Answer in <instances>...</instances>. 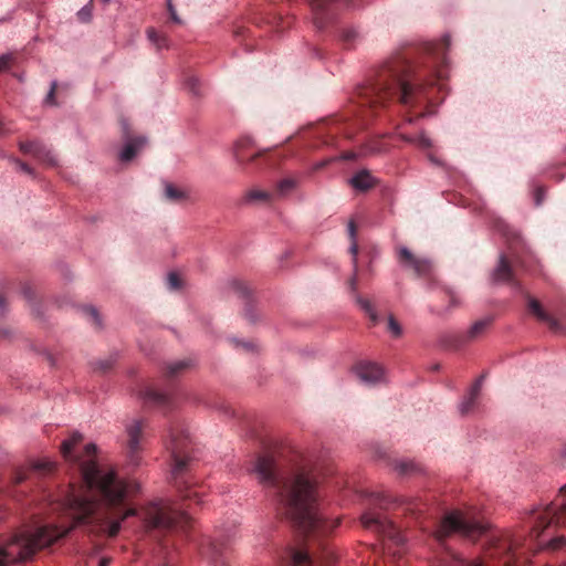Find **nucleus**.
<instances>
[{
    "label": "nucleus",
    "mask_w": 566,
    "mask_h": 566,
    "mask_svg": "<svg viewBox=\"0 0 566 566\" xmlns=\"http://www.w3.org/2000/svg\"><path fill=\"white\" fill-rule=\"evenodd\" d=\"M82 440L83 436L74 432L62 442L61 453L65 460L78 464L83 485L78 489L70 488L62 500L53 503L52 510L60 518L57 522L24 530L10 539L0 538V566L30 558L81 524H96L109 537L118 534L122 521L137 514L147 531L185 530L190 526L192 518L187 512L163 502L150 503L140 512L125 509L126 499L139 492V484L119 479L113 470L101 469L92 459L96 453L94 443L85 446L87 460L75 455L73 449Z\"/></svg>",
    "instance_id": "1"
},
{
    "label": "nucleus",
    "mask_w": 566,
    "mask_h": 566,
    "mask_svg": "<svg viewBox=\"0 0 566 566\" xmlns=\"http://www.w3.org/2000/svg\"><path fill=\"white\" fill-rule=\"evenodd\" d=\"M253 473L259 483L271 489L279 511L307 541L305 548H293L290 553L292 566H331L334 554L317 543L321 554L314 552L319 537L329 534L337 521H327L318 509L316 481L312 464L297 451L289 453H263L258 455Z\"/></svg>",
    "instance_id": "2"
},
{
    "label": "nucleus",
    "mask_w": 566,
    "mask_h": 566,
    "mask_svg": "<svg viewBox=\"0 0 566 566\" xmlns=\"http://www.w3.org/2000/svg\"><path fill=\"white\" fill-rule=\"evenodd\" d=\"M449 46V35L443 36L439 45L430 44L427 50L430 59H434L430 62L416 61L409 50L387 59L375 75L356 90L355 112L361 118V125H366L369 118L377 116L396 99L405 106L422 105L427 99L426 86L442 78L436 64L444 60Z\"/></svg>",
    "instance_id": "3"
},
{
    "label": "nucleus",
    "mask_w": 566,
    "mask_h": 566,
    "mask_svg": "<svg viewBox=\"0 0 566 566\" xmlns=\"http://www.w3.org/2000/svg\"><path fill=\"white\" fill-rule=\"evenodd\" d=\"M551 525L566 527V484L559 490L555 500L536 514L530 538L513 535L510 532H492L488 535L486 554L503 566H522L527 562V557H523L526 549H533V542L538 539Z\"/></svg>",
    "instance_id": "4"
},
{
    "label": "nucleus",
    "mask_w": 566,
    "mask_h": 566,
    "mask_svg": "<svg viewBox=\"0 0 566 566\" xmlns=\"http://www.w3.org/2000/svg\"><path fill=\"white\" fill-rule=\"evenodd\" d=\"M167 448L170 450L174 460L172 475L180 496L185 502L195 501L196 503H200L201 493L198 491V488L190 485L187 481L179 480V476L184 473L190 461L191 450V440L189 436L186 434L182 424L174 423L170 427Z\"/></svg>",
    "instance_id": "5"
},
{
    "label": "nucleus",
    "mask_w": 566,
    "mask_h": 566,
    "mask_svg": "<svg viewBox=\"0 0 566 566\" xmlns=\"http://www.w3.org/2000/svg\"><path fill=\"white\" fill-rule=\"evenodd\" d=\"M488 525L469 513L455 510L444 515L433 531V537L442 544L451 534H460L470 539H476L484 535Z\"/></svg>",
    "instance_id": "6"
},
{
    "label": "nucleus",
    "mask_w": 566,
    "mask_h": 566,
    "mask_svg": "<svg viewBox=\"0 0 566 566\" xmlns=\"http://www.w3.org/2000/svg\"><path fill=\"white\" fill-rule=\"evenodd\" d=\"M365 0H308L314 25L323 30L333 20L335 13L343 8H355Z\"/></svg>",
    "instance_id": "7"
},
{
    "label": "nucleus",
    "mask_w": 566,
    "mask_h": 566,
    "mask_svg": "<svg viewBox=\"0 0 566 566\" xmlns=\"http://www.w3.org/2000/svg\"><path fill=\"white\" fill-rule=\"evenodd\" d=\"M361 524L366 528H370L381 535L384 538L392 542L396 545H402L405 537L398 527L387 518L379 514L367 512L361 515Z\"/></svg>",
    "instance_id": "8"
},
{
    "label": "nucleus",
    "mask_w": 566,
    "mask_h": 566,
    "mask_svg": "<svg viewBox=\"0 0 566 566\" xmlns=\"http://www.w3.org/2000/svg\"><path fill=\"white\" fill-rule=\"evenodd\" d=\"M397 258L399 264L406 271H411L418 277H432L433 263L431 260L418 256L405 247L399 248Z\"/></svg>",
    "instance_id": "9"
},
{
    "label": "nucleus",
    "mask_w": 566,
    "mask_h": 566,
    "mask_svg": "<svg viewBox=\"0 0 566 566\" xmlns=\"http://www.w3.org/2000/svg\"><path fill=\"white\" fill-rule=\"evenodd\" d=\"M200 553L212 566H230L228 551L222 543L205 538L200 544Z\"/></svg>",
    "instance_id": "10"
},
{
    "label": "nucleus",
    "mask_w": 566,
    "mask_h": 566,
    "mask_svg": "<svg viewBox=\"0 0 566 566\" xmlns=\"http://www.w3.org/2000/svg\"><path fill=\"white\" fill-rule=\"evenodd\" d=\"M355 374L367 386H375L386 381L384 369L376 363H358L355 366Z\"/></svg>",
    "instance_id": "11"
},
{
    "label": "nucleus",
    "mask_w": 566,
    "mask_h": 566,
    "mask_svg": "<svg viewBox=\"0 0 566 566\" xmlns=\"http://www.w3.org/2000/svg\"><path fill=\"white\" fill-rule=\"evenodd\" d=\"M143 431V422L134 421L130 426L127 427V457L129 461L137 465L139 462L138 453L140 451V438Z\"/></svg>",
    "instance_id": "12"
},
{
    "label": "nucleus",
    "mask_w": 566,
    "mask_h": 566,
    "mask_svg": "<svg viewBox=\"0 0 566 566\" xmlns=\"http://www.w3.org/2000/svg\"><path fill=\"white\" fill-rule=\"evenodd\" d=\"M20 150L23 154L32 155L39 161L46 164L49 166L56 165V159L52 154L51 149H49L45 145L40 142H24L20 143Z\"/></svg>",
    "instance_id": "13"
},
{
    "label": "nucleus",
    "mask_w": 566,
    "mask_h": 566,
    "mask_svg": "<svg viewBox=\"0 0 566 566\" xmlns=\"http://www.w3.org/2000/svg\"><path fill=\"white\" fill-rule=\"evenodd\" d=\"M123 128V137L125 140V146L119 155V159L122 161L132 160L139 149L145 145L146 139L144 137H133L128 130V124L125 120H122Z\"/></svg>",
    "instance_id": "14"
},
{
    "label": "nucleus",
    "mask_w": 566,
    "mask_h": 566,
    "mask_svg": "<svg viewBox=\"0 0 566 566\" xmlns=\"http://www.w3.org/2000/svg\"><path fill=\"white\" fill-rule=\"evenodd\" d=\"M493 280L518 286V282L515 279V269L504 254L500 255L497 266L493 271Z\"/></svg>",
    "instance_id": "15"
},
{
    "label": "nucleus",
    "mask_w": 566,
    "mask_h": 566,
    "mask_svg": "<svg viewBox=\"0 0 566 566\" xmlns=\"http://www.w3.org/2000/svg\"><path fill=\"white\" fill-rule=\"evenodd\" d=\"M527 307H528V311L541 322L545 323L548 325V327L555 332V333H558L562 331V327H560V324L558 321H556L554 317H552L548 313H546L544 311V308L542 307L541 303L531 297V296H527Z\"/></svg>",
    "instance_id": "16"
},
{
    "label": "nucleus",
    "mask_w": 566,
    "mask_h": 566,
    "mask_svg": "<svg viewBox=\"0 0 566 566\" xmlns=\"http://www.w3.org/2000/svg\"><path fill=\"white\" fill-rule=\"evenodd\" d=\"M432 566H481L476 560H467L449 549H443L433 559Z\"/></svg>",
    "instance_id": "17"
},
{
    "label": "nucleus",
    "mask_w": 566,
    "mask_h": 566,
    "mask_svg": "<svg viewBox=\"0 0 566 566\" xmlns=\"http://www.w3.org/2000/svg\"><path fill=\"white\" fill-rule=\"evenodd\" d=\"M138 396L145 405L151 407L165 408L171 403V398L168 395L159 392L150 387L143 388Z\"/></svg>",
    "instance_id": "18"
},
{
    "label": "nucleus",
    "mask_w": 566,
    "mask_h": 566,
    "mask_svg": "<svg viewBox=\"0 0 566 566\" xmlns=\"http://www.w3.org/2000/svg\"><path fill=\"white\" fill-rule=\"evenodd\" d=\"M252 147L253 143L248 137L241 138L235 143L233 154L238 164L243 165L261 156V153L250 154L249 151Z\"/></svg>",
    "instance_id": "19"
},
{
    "label": "nucleus",
    "mask_w": 566,
    "mask_h": 566,
    "mask_svg": "<svg viewBox=\"0 0 566 566\" xmlns=\"http://www.w3.org/2000/svg\"><path fill=\"white\" fill-rule=\"evenodd\" d=\"M484 380V375L476 379V381L471 387L468 397L464 398L462 403L460 405L461 415H468L471 412L475 406L476 399L480 395L482 384Z\"/></svg>",
    "instance_id": "20"
},
{
    "label": "nucleus",
    "mask_w": 566,
    "mask_h": 566,
    "mask_svg": "<svg viewBox=\"0 0 566 566\" xmlns=\"http://www.w3.org/2000/svg\"><path fill=\"white\" fill-rule=\"evenodd\" d=\"M348 234L352 240V244L349 248V253L353 255L354 270L357 271V254H358V244L356 242V224L352 220L348 223ZM350 290L355 291L357 285V276L356 273L348 282Z\"/></svg>",
    "instance_id": "21"
},
{
    "label": "nucleus",
    "mask_w": 566,
    "mask_h": 566,
    "mask_svg": "<svg viewBox=\"0 0 566 566\" xmlns=\"http://www.w3.org/2000/svg\"><path fill=\"white\" fill-rule=\"evenodd\" d=\"M350 185L360 191H367L376 186V179L368 170H360L350 179Z\"/></svg>",
    "instance_id": "22"
},
{
    "label": "nucleus",
    "mask_w": 566,
    "mask_h": 566,
    "mask_svg": "<svg viewBox=\"0 0 566 566\" xmlns=\"http://www.w3.org/2000/svg\"><path fill=\"white\" fill-rule=\"evenodd\" d=\"M339 39L344 48L354 49L361 41V35L355 28L344 27L339 32Z\"/></svg>",
    "instance_id": "23"
},
{
    "label": "nucleus",
    "mask_w": 566,
    "mask_h": 566,
    "mask_svg": "<svg viewBox=\"0 0 566 566\" xmlns=\"http://www.w3.org/2000/svg\"><path fill=\"white\" fill-rule=\"evenodd\" d=\"M395 470L400 475H416L423 471L422 467L412 460L395 461Z\"/></svg>",
    "instance_id": "24"
},
{
    "label": "nucleus",
    "mask_w": 566,
    "mask_h": 566,
    "mask_svg": "<svg viewBox=\"0 0 566 566\" xmlns=\"http://www.w3.org/2000/svg\"><path fill=\"white\" fill-rule=\"evenodd\" d=\"M298 185V180L295 178H284L280 180L273 191L274 198H285L289 196Z\"/></svg>",
    "instance_id": "25"
},
{
    "label": "nucleus",
    "mask_w": 566,
    "mask_h": 566,
    "mask_svg": "<svg viewBox=\"0 0 566 566\" xmlns=\"http://www.w3.org/2000/svg\"><path fill=\"white\" fill-rule=\"evenodd\" d=\"M490 324H491V318H483V319L476 321L470 327V329L467 332V334L464 336V342L478 339L480 336H482L485 333V331L488 329Z\"/></svg>",
    "instance_id": "26"
},
{
    "label": "nucleus",
    "mask_w": 566,
    "mask_h": 566,
    "mask_svg": "<svg viewBox=\"0 0 566 566\" xmlns=\"http://www.w3.org/2000/svg\"><path fill=\"white\" fill-rule=\"evenodd\" d=\"M273 198V192L260 189L249 190L244 196L247 202H270Z\"/></svg>",
    "instance_id": "27"
},
{
    "label": "nucleus",
    "mask_w": 566,
    "mask_h": 566,
    "mask_svg": "<svg viewBox=\"0 0 566 566\" xmlns=\"http://www.w3.org/2000/svg\"><path fill=\"white\" fill-rule=\"evenodd\" d=\"M165 197L172 202H182L188 199L187 192L177 188L172 184L165 185Z\"/></svg>",
    "instance_id": "28"
},
{
    "label": "nucleus",
    "mask_w": 566,
    "mask_h": 566,
    "mask_svg": "<svg viewBox=\"0 0 566 566\" xmlns=\"http://www.w3.org/2000/svg\"><path fill=\"white\" fill-rule=\"evenodd\" d=\"M188 367H189V361L179 360V361L169 364L166 368L165 374L168 378H172V377H176L177 375H179L181 371H184Z\"/></svg>",
    "instance_id": "29"
},
{
    "label": "nucleus",
    "mask_w": 566,
    "mask_h": 566,
    "mask_svg": "<svg viewBox=\"0 0 566 566\" xmlns=\"http://www.w3.org/2000/svg\"><path fill=\"white\" fill-rule=\"evenodd\" d=\"M356 301H357L358 305L361 307V310H364L365 313L369 316L371 322L374 324H376L377 323V314H376L371 303L368 300L363 298L360 296H357Z\"/></svg>",
    "instance_id": "30"
},
{
    "label": "nucleus",
    "mask_w": 566,
    "mask_h": 566,
    "mask_svg": "<svg viewBox=\"0 0 566 566\" xmlns=\"http://www.w3.org/2000/svg\"><path fill=\"white\" fill-rule=\"evenodd\" d=\"M147 36L158 49L166 46V38L159 34L155 29H148Z\"/></svg>",
    "instance_id": "31"
},
{
    "label": "nucleus",
    "mask_w": 566,
    "mask_h": 566,
    "mask_svg": "<svg viewBox=\"0 0 566 566\" xmlns=\"http://www.w3.org/2000/svg\"><path fill=\"white\" fill-rule=\"evenodd\" d=\"M401 138L409 143H416L422 148H429L431 147V140L424 136L423 134H420L417 138H412L406 135H401Z\"/></svg>",
    "instance_id": "32"
},
{
    "label": "nucleus",
    "mask_w": 566,
    "mask_h": 566,
    "mask_svg": "<svg viewBox=\"0 0 566 566\" xmlns=\"http://www.w3.org/2000/svg\"><path fill=\"white\" fill-rule=\"evenodd\" d=\"M233 290L244 297H249L251 294V287L243 281H234L232 283Z\"/></svg>",
    "instance_id": "33"
},
{
    "label": "nucleus",
    "mask_w": 566,
    "mask_h": 566,
    "mask_svg": "<svg viewBox=\"0 0 566 566\" xmlns=\"http://www.w3.org/2000/svg\"><path fill=\"white\" fill-rule=\"evenodd\" d=\"M15 56L11 53L0 56V73L9 70L13 64Z\"/></svg>",
    "instance_id": "34"
},
{
    "label": "nucleus",
    "mask_w": 566,
    "mask_h": 566,
    "mask_svg": "<svg viewBox=\"0 0 566 566\" xmlns=\"http://www.w3.org/2000/svg\"><path fill=\"white\" fill-rule=\"evenodd\" d=\"M84 313L85 315L91 319V322L96 326V327H99L101 326V321H99V315L97 313V311L92 307V306H86L84 307Z\"/></svg>",
    "instance_id": "35"
},
{
    "label": "nucleus",
    "mask_w": 566,
    "mask_h": 566,
    "mask_svg": "<svg viewBox=\"0 0 566 566\" xmlns=\"http://www.w3.org/2000/svg\"><path fill=\"white\" fill-rule=\"evenodd\" d=\"M388 331L392 334L395 337H399L402 333L401 326L399 323L395 319L394 316H390L388 318Z\"/></svg>",
    "instance_id": "36"
},
{
    "label": "nucleus",
    "mask_w": 566,
    "mask_h": 566,
    "mask_svg": "<svg viewBox=\"0 0 566 566\" xmlns=\"http://www.w3.org/2000/svg\"><path fill=\"white\" fill-rule=\"evenodd\" d=\"M167 284L170 290H178L181 287V279L177 273L171 272L168 275Z\"/></svg>",
    "instance_id": "37"
},
{
    "label": "nucleus",
    "mask_w": 566,
    "mask_h": 566,
    "mask_svg": "<svg viewBox=\"0 0 566 566\" xmlns=\"http://www.w3.org/2000/svg\"><path fill=\"white\" fill-rule=\"evenodd\" d=\"M78 20L88 22L92 18V6H85L77 12Z\"/></svg>",
    "instance_id": "38"
},
{
    "label": "nucleus",
    "mask_w": 566,
    "mask_h": 566,
    "mask_svg": "<svg viewBox=\"0 0 566 566\" xmlns=\"http://www.w3.org/2000/svg\"><path fill=\"white\" fill-rule=\"evenodd\" d=\"M373 502L377 505H379L381 509H388L389 507V496L385 494H377Z\"/></svg>",
    "instance_id": "39"
},
{
    "label": "nucleus",
    "mask_w": 566,
    "mask_h": 566,
    "mask_svg": "<svg viewBox=\"0 0 566 566\" xmlns=\"http://www.w3.org/2000/svg\"><path fill=\"white\" fill-rule=\"evenodd\" d=\"M56 87H57V83L56 82H52L51 84V88H50V92L48 93L46 97H45V103L46 104H50V105H55V91H56Z\"/></svg>",
    "instance_id": "40"
},
{
    "label": "nucleus",
    "mask_w": 566,
    "mask_h": 566,
    "mask_svg": "<svg viewBox=\"0 0 566 566\" xmlns=\"http://www.w3.org/2000/svg\"><path fill=\"white\" fill-rule=\"evenodd\" d=\"M548 545L553 549H557L563 546H566V537L565 536L556 537V538L552 539Z\"/></svg>",
    "instance_id": "41"
},
{
    "label": "nucleus",
    "mask_w": 566,
    "mask_h": 566,
    "mask_svg": "<svg viewBox=\"0 0 566 566\" xmlns=\"http://www.w3.org/2000/svg\"><path fill=\"white\" fill-rule=\"evenodd\" d=\"M167 9L169 11L171 20L176 23H180L181 21H180L179 17L177 15V12L171 3V0H167Z\"/></svg>",
    "instance_id": "42"
},
{
    "label": "nucleus",
    "mask_w": 566,
    "mask_h": 566,
    "mask_svg": "<svg viewBox=\"0 0 566 566\" xmlns=\"http://www.w3.org/2000/svg\"><path fill=\"white\" fill-rule=\"evenodd\" d=\"M112 368V363L109 360L99 361L96 366V369L101 370L102 373H106Z\"/></svg>",
    "instance_id": "43"
},
{
    "label": "nucleus",
    "mask_w": 566,
    "mask_h": 566,
    "mask_svg": "<svg viewBox=\"0 0 566 566\" xmlns=\"http://www.w3.org/2000/svg\"><path fill=\"white\" fill-rule=\"evenodd\" d=\"M544 199V188L538 187L535 191V203L539 206Z\"/></svg>",
    "instance_id": "44"
},
{
    "label": "nucleus",
    "mask_w": 566,
    "mask_h": 566,
    "mask_svg": "<svg viewBox=\"0 0 566 566\" xmlns=\"http://www.w3.org/2000/svg\"><path fill=\"white\" fill-rule=\"evenodd\" d=\"M15 164L19 166V168H20L22 171H24V172H27V174H29V175H32V174H33L32 168H31L28 164H25V163H23V161H21V160H18V159L15 160Z\"/></svg>",
    "instance_id": "45"
},
{
    "label": "nucleus",
    "mask_w": 566,
    "mask_h": 566,
    "mask_svg": "<svg viewBox=\"0 0 566 566\" xmlns=\"http://www.w3.org/2000/svg\"><path fill=\"white\" fill-rule=\"evenodd\" d=\"M235 347H242L244 350H252L254 348V345L252 343L248 342H238L234 340Z\"/></svg>",
    "instance_id": "46"
},
{
    "label": "nucleus",
    "mask_w": 566,
    "mask_h": 566,
    "mask_svg": "<svg viewBox=\"0 0 566 566\" xmlns=\"http://www.w3.org/2000/svg\"><path fill=\"white\" fill-rule=\"evenodd\" d=\"M35 468L41 471H52L53 464L51 462H41V463H38L35 465Z\"/></svg>",
    "instance_id": "47"
},
{
    "label": "nucleus",
    "mask_w": 566,
    "mask_h": 566,
    "mask_svg": "<svg viewBox=\"0 0 566 566\" xmlns=\"http://www.w3.org/2000/svg\"><path fill=\"white\" fill-rule=\"evenodd\" d=\"M8 302L4 295L0 294V315H3L7 311Z\"/></svg>",
    "instance_id": "48"
},
{
    "label": "nucleus",
    "mask_w": 566,
    "mask_h": 566,
    "mask_svg": "<svg viewBox=\"0 0 566 566\" xmlns=\"http://www.w3.org/2000/svg\"><path fill=\"white\" fill-rule=\"evenodd\" d=\"M197 80L196 78H190L188 81V84L190 86V90L192 91L193 94H198L197 90H196V85H197Z\"/></svg>",
    "instance_id": "49"
},
{
    "label": "nucleus",
    "mask_w": 566,
    "mask_h": 566,
    "mask_svg": "<svg viewBox=\"0 0 566 566\" xmlns=\"http://www.w3.org/2000/svg\"><path fill=\"white\" fill-rule=\"evenodd\" d=\"M109 564H111V558L109 557H102L99 559L98 566H108Z\"/></svg>",
    "instance_id": "50"
},
{
    "label": "nucleus",
    "mask_w": 566,
    "mask_h": 566,
    "mask_svg": "<svg viewBox=\"0 0 566 566\" xmlns=\"http://www.w3.org/2000/svg\"><path fill=\"white\" fill-rule=\"evenodd\" d=\"M355 157H356V155H355L354 153H345V154L342 156V158H343L344 160H352V159H354Z\"/></svg>",
    "instance_id": "51"
},
{
    "label": "nucleus",
    "mask_w": 566,
    "mask_h": 566,
    "mask_svg": "<svg viewBox=\"0 0 566 566\" xmlns=\"http://www.w3.org/2000/svg\"><path fill=\"white\" fill-rule=\"evenodd\" d=\"M224 412L230 415V416H234L235 415V412H234V410L232 409L231 406H226L224 407Z\"/></svg>",
    "instance_id": "52"
},
{
    "label": "nucleus",
    "mask_w": 566,
    "mask_h": 566,
    "mask_svg": "<svg viewBox=\"0 0 566 566\" xmlns=\"http://www.w3.org/2000/svg\"><path fill=\"white\" fill-rule=\"evenodd\" d=\"M327 163L328 161H321V163L315 165L314 169L315 170L322 169L323 167H325L327 165Z\"/></svg>",
    "instance_id": "53"
},
{
    "label": "nucleus",
    "mask_w": 566,
    "mask_h": 566,
    "mask_svg": "<svg viewBox=\"0 0 566 566\" xmlns=\"http://www.w3.org/2000/svg\"><path fill=\"white\" fill-rule=\"evenodd\" d=\"M24 480V475L22 473H19L17 476H15V481L14 483H21L22 481Z\"/></svg>",
    "instance_id": "54"
},
{
    "label": "nucleus",
    "mask_w": 566,
    "mask_h": 566,
    "mask_svg": "<svg viewBox=\"0 0 566 566\" xmlns=\"http://www.w3.org/2000/svg\"><path fill=\"white\" fill-rule=\"evenodd\" d=\"M452 305H457V298L452 292H449Z\"/></svg>",
    "instance_id": "55"
},
{
    "label": "nucleus",
    "mask_w": 566,
    "mask_h": 566,
    "mask_svg": "<svg viewBox=\"0 0 566 566\" xmlns=\"http://www.w3.org/2000/svg\"><path fill=\"white\" fill-rule=\"evenodd\" d=\"M413 509H418L420 511L418 503H410V510Z\"/></svg>",
    "instance_id": "56"
},
{
    "label": "nucleus",
    "mask_w": 566,
    "mask_h": 566,
    "mask_svg": "<svg viewBox=\"0 0 566 566\" xmlns=\"http://www.w3.org/2000/svg\"><path fill=\"white\" fill-rule=\"evenodd\" d=\"M245 316L249 317L250 321H253L252 316H250V310H245Z\"/></svg>",
    "instance_id": "57"
},
{
    "label": "nucleus",
    "mask_w": 566,
    "mask_h": 566,
    "mask_svg": "<svg viewBox=\"0 0 566 566\" xmlns=\"http://www.w3.org/2000/svg\"><path fill=\"white\" fill-rule=\"evenodd\" d=\"M323 143H324V144H329V143H331V140H328V139H324V140H323Z\"/></svg>",
    "instance_id": "58"
}]
</instances>
